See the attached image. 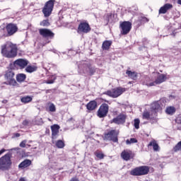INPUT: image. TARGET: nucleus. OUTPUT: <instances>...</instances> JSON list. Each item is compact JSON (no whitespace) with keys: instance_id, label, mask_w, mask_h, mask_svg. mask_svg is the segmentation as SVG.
I'll list each match as a JSON object with an SVG mask.
<instances>
[{"instance_id":"1","label":"nucleus","mask_w":181,"mask_h":181,"mask_svg":"<svg viewBox=\"0 0 181 181\" xmlns=\"http://www.w3.org/2000/svg\"><path fill=\"white\" fill-rule=\"evenodd\" d=\"M1 54L7 59H13L18 56V46L11 42H6L1 45Z\"/></svg>"},{"instance_id":"2","label":"nucleus","mask_w":181,"mask_h":181,"mask_svg":"<svg viewBox=\"0 0 181 181\" xmlns=\"http://www.w3.org/2000/svg\"><path fill=\"white\" fill-rule=\"evenodd\" d=\"M158 112H162V107L159 103H154L152 104L151 110L150 112H144L143 119L156 122L158 121V119L156 118V117H158Z\"/></svg>"},{"instance_id":"3","label":"nucleus","mask_w":181,"mask_h":181,"mask_svg":"<svg viewBox=\"0 0 181 181\" xmlns=\"http://www.w3.org/2000/svg\"><path fill=\"white\" fill-rule=\"evenodd\" d=\"M11 153H7L0 158V170H9L12 166V160H11Z\"/></svg>"},{"instance_id":"4","label":"nucleus","mask_w":181,"mask_h":181,"mask_svg":"<svg viewBox=\"0 0 181 181\" xmlns=\"http://www.w3.org/2000/svg\"><path fill=\"white\" fill-rule=\"evenodd\" d=\"M15 71L13 69H8L5 72L4 78L6 79L5 84L13 86V87H18V82L14 79Z\"/></svg>"},{"instance_id":"5","label":"nucleus","mask_w":181,"mask_h":181,"mask_svg":"<svg viewBox=\"0 0 181 181\" xmlns=\"http://www.w3.org/2000/svg\"><path fill=\"white\" fill-rule=\"evenodd\" d=\"M53 8H54V0H49L45 4L42 13L45 18H49L52 15Z\"/></svg>"},{"instance_id":"6","label":"nucleus","mask_w":181,"mask_h":181,"mask_svg":"<svg viewBox=\"0 0 181 181\" xmlns=\"http://www.w3.org/2000/svg\"><path fill=\"white\" fill-rule=\"evenodd\" d=\"M149 172V168L147 166H141L133 169L130 172L132 176H142L144 175H148Z\"/></svg>"},{"instance_id":"7","label":"nucleus","mask_w":181,"mask_h":181,"mask_svg":"<svg viewBox=\"0 0 181 181\" xmlns=\"http://www.w3.org/2000/svg\"><path fill=\"white\" fill-rule=\"evenodd\" d=\"M163 81H166V76L165 74H160L156 80L153 82H151L149 78H147L146 82H144V84L148 87H152L153 86H156L157 84H160L163 83Z\"/></svg>"},{"instance_id":"8","label":"nucleus","mask_w":181,"mask_h":181,"mask_svg":"<svg viewBox=\"0 0 181 181\" xmlns=\"http://www.w3.org/2000/svg\"><path fill=\"white\" fill-rule=\"evenodd\" d=\"M122 93H125V88L118 87L112 90H107L105 94H107L109 97H112V98H117V97H119Z\"/></svg>"},{"instance_id":"9","label":"nucleus","mask_w":181,"mask_h":181,"mask_svg":"<svg viewBox=\"0 0 181 181\" xmlns=\"http://www.w3.org/2000/svg\"><path fill=\"white\" fill-rule=\"evenodd\" d=\"M120 27L122 28V35H128L132 28V23L129 21H124L120 24Z\"/></svg>"},{"instance_id":"10","label":"nucleus","mask_w":181,"mask_h":181,"mask_svg":"<svg viewBox=\"0 0 181 181\" xmlns=\"http://www.w3.org/2000/svg\"><path fill=\"white\" fill-rule=\"evenodd\" d=\"M108 109L109 107L107 103L102 104L98 111V116L100 118H104V117H107V114H108Z\"/></svg>"},{"instance_id":"11","label":"nucleus","mask_w":181,"mask_h":181,"mask_svg":"<svg viewBox=\"0 0 181 181\" xmlns=\"http://www.w3.org/2000/svg\"><path fill=\"white\" fill-rule=\"evenodd\" d=\"M6 30L7 31V36H12L18 32V26L14 23H8L6 26Z\"/></svg>"},{"instance_id":"12","label":"nucleus","mask_w":181,"mask_h":181,"mask_svg":"<svg viewBox=\"0 0 181 181\" xmlns=\"http://www.w3.org/2000/svg\"><path fill=\"white\" fill-rule=\"evenodd\" d=\"M105 137L108 141H112L113 142H118V132L115 130H111L105 135Z\"/></svg>"},{"instance_id":"13","label":"nucleus","mask_w":181,"mask_h":181,"mask_svg":"<svg viewBox=\"0 0 181 181\" xmlns=\"http://www.w3.org/2000/svg\"><path fill=\"white\" fill-rule=\"evenodd\" d=\"M39 32L42 37H54V33L47 28H41Z\"/></svg>"},{"instance_id":"14","label":"nucleus","mask_w":181,"mask_h":181,"mask_svg":"<svg viewBox=\"0 0 181 181\" xmlns=\"http://www.w3.org/2000/svg\"><path fill=\"white\" fill-rule=\"evenodd\" d=\"M91 30V28H90V25L88 23H81L78 28V32H82L83 33H88Z\"/></svg>"},{"instance_id":"15","label":"nucleus","mask_w":181,"mask_h":181,"mask_svg":"<svg viewBox=\"0 0 181 181\" xmlns=\"http://www.w3.org/2000/svg\"><path fill=\"white\" fill-rule=\"evenodd\" d=\"M29 64V61L23 59H18L14 62V66L20 67V69H25Z\"/></svg>"},{"instance_id":"16","label":"nucleus","mask_w":181,"mask_h":181,"mask_svg":"<svg viewBox=\"0 0 181 181\" xmlns=\"http://www.w3.org/2000/svg\"><path fill=\"white\" fill-rule=\"evenodd\" d=\"M125 119H127V115L124 114L119 115L117 117L112 119V122L119 125L121 124H125Z\"/></svg>"},{"instance_id":"17","label":"nucleus","mask_w":181,"mask_h":181,"mask_svg":"<svg viewBox=\"0 0 181 181\" xmlns=\"http://www.w3.org/2000/svg\"><path fill=\"white\" fill-rule=\"evenodd\" d=\"M59 129H60V126H59V124L51 126L52 139H56L57 138V135H59Z\"/></svg>"},{"instance_id":"18","label":"nucleus","mask_w":181,"mask_h":181,"mask_svg":"<svg viewBox=\"0 0 181 181\" xmlns=\"http://www.w3.org/2000/svg\"><path fill=\"white\" fill-rule=\"evenodd\" d=\"M121 156L124 160H129L132 158V151L124 150L121 153Z\"/></svg>"},{"instance_id":"19","label":"nucleus","mask_w":181,"mask_h":181,"mask_svg":"<svg viewBox=\"0 0 181 181\" xmlns=\"http://www.w3.org/2000/svg\"><path fill=\"white\" fill-rule=\"evenodd\" d=\"M173 8V5L170 4H165L163 6H162L159 10V13H166L169 9H172Z\"/></svg>"},{"instance_id":"20","label":"nucleus","mask_w":181,"mask_h":181,"mask_svg":"<svg viewBox=\"0 0 181 181\" xmlns=\"http://www.w3.org/2000/svg\"><path fill=\"white\" fill-rule=\"evenodd\" d=\"M87 110L93 111L95 108H97V102L95 100L90 101L86 105Z\"/></svg>"},{"instance_id":"21","label":"nucleus","mask_w":181,"mask_h":181,"mask_svg":"<svg viewBox=\"0 0 181 181\" xmlns=\"http://www.w3.org/2000/svg\"><path fill=\"white\" fill-rule=\"evenodd\" d=\"M30 165H32V161L30 160H25L18 165V168L23 169L30 166Z\"/></svg>"},{"instance_id":"22","label":"nucleus","mask_w":181,"mask_h":181,"mask_svg":"<svg viewBox=\"0 0 181 181\" xmlns=\"http://www.w3.org/2000/svg\"><path fill=\"white\" fill-rule=\"evenodd\" d=\"M126 74H127L128 77L129 78H132V80H136L138 78V76L136 74V72L135 71H127Z\"/></svg>"},{"instance_id":"23","label":"nucleus","mask_w":181,"mask_h":181,"mask_svg":"<svg viewBox=\"0 0 181 181\" xmlns=\"http://www.w3.org/2000/svg\"><path fill=\"white\" fill-rule=\"evenodd\" d=\"M165 112L168 114V115H173V114L176 112V109L173 106H170L166 108Z\"/></svg>"},{"instance_id":"24","label":"nucleus","mask_w":181,"mask_h":181,"mask_svg":"<svg viewBox=\"0 0 181 181\" xmlns=\"http://www.w3.org/2000/svg\"><path fill=\"white\" fill-rule=\"evenodd\" d=\"M25 79H26V75H25L24 74H20L16 76V81L18 83H22L25 81Z\"/></svg>"},{"instance_id":"25","label":"nucleus","mask_w":181,"mask_h":181,"mask_svg":"<svg viewBox=\"0 0 181 181\" xmlns=\"http://www.w3.org/2000/svg\"><path fill=\"white\" fill-rule=\"evenodd\" d=\"M112 43V42L111 41H105L102 46L103 50H108V49H110L111 47Z\"/></svg>"},{"instance_id":"26","label":"nucleus","mask_w":181,"mask_h":181,"mask_svg":"<svg viewBox=\"0 0 181 181\" xmlns=\"http://www.w3.org/2000/svg\"><path fill=\"white\" fill-rule=\"evenodd\" d=\"M32 100L33 98L30 96H24L21 98V103H23L24 104H28V103H30Z\"/></svg>"},{"instance_id":"27","label":"nucleus","mask_w":181,"mask_h":181,"mask_svg":"<svg viewBox=\"0 0 181 181\" xmlns=\"http://www.w3.org/2000/svg\"><path fill=\"white\" fill-rule=\"evenodd\" d=\"M36 70H37V68L35 66H28L25 69L27 73H33V71H36Z\"/></svg>"},{"instance_id":"28","label":"nucleus","mask_w":181,"mask_h":181,"mask_svg":"<svg viewBox=\"0 0 181 181\" xmlns=\"http://www.w3.org/2000/svg\"><path fill=\"white\" fill-rule=\"evenodd\" d=\"M148 146H153L154 151H159V145L156 144V141L150 142Z\"/></svg>"},{"instance_id":"29","label":"nucleus","mask_w":181,"mask_h":181,"mask_svg":"<svg viewBox=\"0 0 181 181\" xmlns=\"http://www.w3.org/2000/svg\"><path fill=\"white\" fill-rule=\"evenodd\" d=\"M56 146H57L59 149L64 148V141L62 140H58L56 142Z\"/></svg>"},{"instance_id":"30","label":"nucleus","mask_w":181,"mask_h":181,"mask_svg":"<svg viewBox=\"0 0 181 181\" xmlns=\"http://www.w3.org/2000/svg\"><path fill=\"white\" fill-rule=\"evenodd\" d=\"M136 142H138V140H136V139H135V138H132V139H130V140L127 139L126 141V144L127 145H129V144H136Z\"/></svg>"},{"instance_id":"31","label":"nucleus","mask_w":181,"mask_h":181,"mask_svg":"<svg viewBox=\"0 0 181 181\" xmlns=\"http://www.w3.org/2000/svg\"><path fill=\"white\" fill-rule=\"evenodd\" d=\"M95 155L96 157L98 158V159H104V153L100 152V151H96L95 152Z\"/></svg>"},{"instance_id":"32","label":"nucleus","mask_w":181,"mask_h":181,"mask_svg":"<svg viewBox=\"0 0 181 181\" xmlns=\"http://www.w3.org/2000/svg\"><path fill=\"white\" fill-rule=\"evenodd\" d=\"M40 25L41 26H49L50 25V23H49V20H43Z\"/></svg>"},{"instance_id":"33","label":"nucleus","mask_w":181,"mask_h":181,"mask_svg":"<svg viewBox=\"0 0 181 181\" xmlns=\"http://www.w3.org/2000/svg\"><path fill=\"white\" fill-rule=\"evenodd\" d=\"M49 110L51 112H56V106L54 104L51 103L49 106Z\"/></svg>"},{"instance_id":"34","label":"nucleus","mask_w":181,"mask_h":181,"mask_svg":"<svg viewBox=\"0 0 181 181\" xmlns=\"http://www.w3.org/2000/svg\"><path fill=\"white\" fill-rule=\"evenodd\" d=\"M181 151V141L178 142L177 144L174 147V151L177 152Z\"/></svg>"},{"instance_id":"35","label":"nucleus","mask_w":181,"mask_h":181,"mask_svg":"<svg viewBox=\"0 0 181 181\" xmlns=\"http://www.w3.org/2000/svg\"><path fill=\"white\" fill-rule=\"evenodd\" d=\"M139 119H134V127L136 128V129H139Z\"/></svg>"},{"instance_id":"36","label":"nucleus","mask_w":181,"mask_h":181,"mask_svg":"<svg viewBox=\"0 0 181 181\" xmlns=\"http://www.w3.org/2000/svg\"><path fill=\"white\" fill-rule=\"evenodd\" d=\"M27 142H28V141H26V140H24V141H21V143L20 144V147L21 148H25Z\"/></svg>"},{"instance_id":"37","label":"nucleus","mask_w":181,"mask_h":181,"mask_svg":"<svg viewBox=\"0 0 181 181\" xmlns=\"http://www.w3.org/2000/svg\"><path fill=\"white\" fill-rule=\"evenodd\" d=\"M141 21V22H149V19H148L146 17H142Z\"/></svg>"},{"instance_id":"38","label":"nucleus","mask_w":181,"mask_h":181,"mask_svg":"<svg viewBox=\"0 0 181 181\" xmlns=\"http://www.w3.org/2000/svg\"><path fill=\"white\" fill-rule=\"evenodd\" d=\"M54 83V81L51 80V81H48L47 82V84H53Z\"/></svg>"},{"instance_id":"39","label":"nucleus","mask_w":181,"mask_h":181,"mask_svg":"<svg viewBox=\"0 0 181 181\" xmlns=\"http://www.w3.org/2000/svg\"><path fill=\"white\" fill-rule=\"evenodd\" d=\"M28 124H29V122H28L27 120L23 122V124L24 125H28Z\"/></svg>"},{"instance_id":"40","label":"nucleus","mask_w":181,"mask_h":181,"mask_svg":"<svg viewBox=\"0 0 181 181\" xmlns=\"http://www.w3.org/2000/svg\"><path fill=\"white\" fill-rule=\"evenodd\" d=\"M6 150H5V148H2L1 151H0V155H2V153H4V152H5Z\"/></svg>"},{"instance_id":"41","label":"nucleus","mask_w":181,"mask_h":181,"mask_svg":"<svg viewBox=\"0 0 181 181\" xmlns=\"http://www.w3.org/2000/svg\"><path fill=\"white\" fill-rule=\"evenodd\" d=\"M70 181H79L77 178H72Z\"/></svg>"},{"instance_id":"42","label":"nucleus","mask_w":181,"mask_h":181,"mask_svg":"<svg viewBox=\"0 0 181 181\" xmlns=\"http://www.w3.org/2000/svg\"><path fill=\"white\" fill-rule=\"evenodd\" d=\"M2 103H3V104H6V103H8V100H4L2 101Z\"/></svg>"},{"instance_id":"43","label":"nucleus","mask_w":181,"mask_h":181,"mask_svg":"<svg viewBox=\"0 0 181 181\" xmlns=\"http://www.w3.org/2000/svg\"><path fill=\"white\" fill-rule=\"evenodd\" d=\"M16 136L17 138H19V136H21V134H20L19 133H17V134H16Z\"/></svg>"},{"instance_id":"44","label":"nucleus","mask_w":181,"mask_h":181,"mask_svg":"<svg viewBox=\"0 0 181 181\" xmlns=\"http://www.w3.org/2000/svg\"><path fill=\"white\" fill-rule=\"evenodd\" d=\"M86 71H91V68L88 67V69H86Z\"/></svg>"},{"instance_id":"45","label":"nucleus","mask_w":181,"mask_h":181,"mask_svg":"<svg viewBox=\"0 0 181 181\" xmlns=\"http://www.w3.org/2000/svg\"><path fill=\"white\" fill-rule=\"evenodd\" d=\"M177 4H178L179 5H181V0H177Z\"/></svg>"},{"instance_id":"46","label":"nucleus","mask_w":181,"mask_h":181,"mask_svg":"<svg viewBox=\"0 0 181 181\" xmlns=\"http://www.w3.org/2000/svg\"><path fill=\"white\" fill-rule=\"evenodd\" d=\"M19 181H25V178H21Z\"/></svg>"}]
</instances>
